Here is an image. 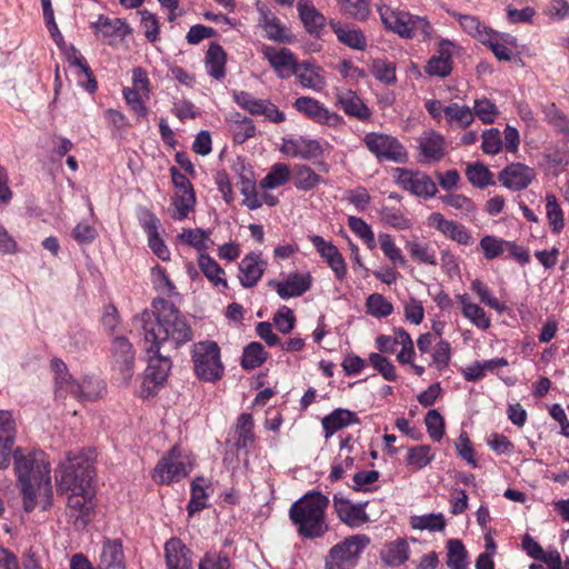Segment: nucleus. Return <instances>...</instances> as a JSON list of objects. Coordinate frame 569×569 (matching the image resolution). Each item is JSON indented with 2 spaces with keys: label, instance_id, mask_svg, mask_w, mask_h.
Returning a JSON list of instances; mask_svg holds the SVG:
<instances>
[{
  "label": "nucleus",
  "instance_id": "obj_1",
  "mask_svg": "<svg viewBox=\"0 0 569 569\" xmlns=\"http://www.w3.org/2000/svg\"><path fill=\"white\" fill-rule=\"evenodd\" d=\"M157 321L153 322L151 313H141L142 329L144 331V345L151 343V350L157 346L163 349H178L192 338V331L178 308L163 298H157L152 302Z\"/></svg>",
  "mask_w": 569,
  "mask_h": 569
},
{
  "label": "nucleus",
  "instance_id": "obj_2",
  "mask_svg": "<svg viewBox=\"0 0 569 569\" xmlns=\"http://www.w3.org/2000/svg\"><path fill=\"white\" fill-rule=\"evenodd\" d=\"M13 465L21 483L24 510L30 512L34 509L37 496H42L49 505L52 498V487L50 465L46 460L44 452L17 448L13 452Z\"/></svg>",
  "mask_w": 569,
  "mask_h": 569
},
{
  "label": "nucleus",
  "instance_id": "obj_3",
  "mask_svg": "<svg viewBox=\"0 0 569 569\" xmlns=\"http://www.w3.org/2000/svg\"><path fill=\"white\" fill-rule=\"evenodd\" d=\"M329 499L320 492H311L293 502L289 517L297 527L298 533L307 539L322 537L328 531L326 509Z\"/></svg>",
  "mask_w": 569,
  "mask_h": 569
},
{
  "label": "nucleus",
  "instance_id": "obj_4",
  "mask_svg": "<svg viewBox=\"0 0 569 569\" xmlns=\"http://www.w3.org/2000/svg\"><path fill=\"white\" fill-rule=\"evenodd\" d=\"M51 367L54 372L56 396L59 398L71 396L79 401L96 400L104 390L103 382L99 379L86 377L76 381L60 359H53Z\"/></svg>",
  "mask_w": 569,
  "mask_h": 569
},
{
  "label": "nucleus",
  "instance_id": "obj_5",
  "mask_svg": "<svg viewBox=\"0 0 569 569\" xmlns=\"http://www.w3.org/2000/svg\"><path fill=\"white\" fill-rule=\"evenodd\" d=\"M94 475L93 462L90 458L69 453L67 460L60 466V478H57L58 491L64 495L92 488Z\"/></svg>",
  "mask_w": 569,
  "mask_h": 569
},
{
  "label": "nucleus",
  "instance_id": "obj_6",
  "mask_svg": "<svg viewBox=\"0 0 569 569\" xmlns=\"http://www.w3.org/2000/svg\"><path fill=\"white\" fill-rule=\"evenodd\" d=\"M192 361L197 377L207 382H216L223 376L220 348L214 341H200L193 346Z\"/></svg>",
  "mask_w": 569,
  "mask_h": 569
},
{
  "label": "nucleus",
  "instance_id": "obj_7",
  "mask_svg": "<svg viewBox=\"0 0 569 569\" xmlns=\"http://www.w3.org/2000/svg\"><path fill=\"white\" fill-rule=\"evenodd\" d=\"M370 543L366 535H353L335 545L326 558L325 569H353Z\"/></svg>",
  "mask_w": 569,
  "mask_h": 569
},
{
  "label": "nucleus",
  "instance_id": "obj_8",
  "mask_svg": "<svg viewBox=\"0 0 569 569\" xmlns=\"http://www.w3.org/2000/svg\"><path fill=\"white\" fill-rule=\"evenodd\" d=\"M151 343L144 345L149 358L142 383L143 397L157 393L158 388L167 381L172 366L170 357L161 353V347L157 346L158 351L151 350Z\"/></svg>",
  "mask_w": 569,
  "mask_h": 569
},
{
  "label": "nucleus",
  "instance_id": "obj_9",
  "mask_svg": "<svg viewBox=\"0 0 569 569\" xmlns=\"http://www.w3.org/2000/svg\"><path fill=\"white\" fill-rule=\"evenodd\" d=\"M366 148L380 161L406 163L408 152L403 144L393 136L381 132H368L363 137Z\"/></svg>",
  "mask_w": 569,
  "mask_h": 569
},
{
  "label": "nucleus",
  "instance_id": "obj_10",
  "mask_svg": "<svg viewBox=\"0 0 569 569\" xmlns=\"http://www.w3.org/2000/svg\"><path fill=\"white\" fill-rule=\"evenodd\" d=\"M191 466L189 457L173 448L157 463L152 478L157 483L170 485L187 477L191 471Z\"/></svg>",
  "mask_w": 569,
  "mask_h": 569
},
{
  "label": "nucleus",
  "instance_id": "obj_11",
  "mask_svg": "<svg viewBox=\"0 0 569 569\" xmlns=\"http://www.w3.org/2000/svg\"><path fill=\"white\" fill-rule=\"evenodd\" d=\"M393 178L399 187L419 198L429 199L438 192L437 184L422 171L396 168Z\"/></svg>",
  "mask_w": 569,
  "mask_h": 569
},
{
  "label": "nucleus",
  "instance_id": "obj_12",
  "mask_svg": "<svg viewBox=\"0 0 569 569\" xmlns=\"http://www.w3.org/2000/svg\"><path fill=\"white\" fill-rule=\"evenodd\" d=\"M111 366L123 383H128L134 372L136 351L128 338L119 336L111 342Z\"/></svg>",
  "mask_w": 569,
  "mask_h": 569
},
{
  "label": "nucleus",
  "instance_id": "obj_13",
  "mask_svg": "<svg viewBox=\"0 0 569 569\" xmlns=\"http://www.w3.org/2000/svg\"><path fill=\"white\" fill-rule=\"evenodd\" d=\"M297 111L310 120L329 127H340L343 124V118L337 112L330 111L323 103L311 97H299L293 102Z\"/></svg>",
  "mask_w": 569,
  "mask_h": 569
},
{
  "label": "nucleus",
  "instance_id": "obj_14",
  "mask_svg": "<svg viewBox=\"0 0 569 569\" xmlns=\"http://www.w3.org/2000/svg\"><path fill=\"white\" fill-rule=\"evenodd\" d=\"M417 142L420 163H433L443 159L446 154L445 138L436 130L430 129L422 132Z\"/></svg>",
  "mask_w": 569,
  "mask_h": 569
},
{
  "label": "nucleus",
  "instance_id": "obj_15",
  "mask_svg": "<svg viewBox=\"0 0 569 569\" xmlns=\"http://www.w3.org/2000/svg\"><path fill=\"white\" fill-rule=\"evenodd\" d=\"M535 178V169L520 162L507 166L498 176L501 184L512 191L526 189Z\"/></svg>",
  "mask_w": 569,
  "mask_h": 569
},
{
  "label": "nucleus",
  "instance_id": "obj_16",
  "mask_svg": "<svg viewBox=\"0 0 569 569\" xmlns=\"http://www.w3.org/2000/svg\"><path fill=\"white\" fill-rule=\"evenodd\" d=\"M310 242L317 249L322 259L333 271L338 280H343L347 274V267L342 254L338 248L330 241L325 240L321 236H309Z\"/></svg>",
  "mask_w": 569,
  "mask_h": 569
},
{
  "label": "nucleus",
  "instance_id": "obj_17",
  "mask_svg": "<svg viewBox=\"0 0 569 569\" xmlns=\"http://www.w3.org/2000/svg\"><path fill=\"white\" fill-rule=\"evenodd\" d=\"M378 12L386 29L399 34L401 38L412 39L410 29L412 14L407 11L392 9L386 4L378 6Z\"/></svg>",
  "mask_w": 569,
  "mask_h": 569
},
{
  "label": "nucleus",
  "instance_id": "obj_18",
  "mask_svg": "<svg viewBox=\"0 0 569 569\" xmlns=\"http://www.w3.org/2000/svg\"><path fill=\"white\" fill-rule=\"evenodd\" d=\"M336 106L359 121H369L372 113L361 98L350 89H338L335 93Z\"/></svg>",
  "mask_w": 569,
  "mask_h": 569
},
{
  "label": "nucleus",
  "instance_id": "obj_19",
  "mask_svg": "<svg viewBox=\"0 0 569 569\" xmlns=\"http://www.w3.org/2000/svg\"><path fill=\"white\" fill-rule=\"evenodd\" d=\"M428 224L459 244L468 246L471 243L472 237L466 227L446 219L440 212L431 213L428 218Z\"/></svg>",
  "mask_w": 569,
  "mask_h": 569
},
{
  "label": "nucleus",
  "instance_id": "obj_20",
  "mask_svg": "<svg viewBox=\"0 0 569 569\" xmlns=\"http://www.w3.org/2000/svg\"><path fill=\"white\" fill-rule=\"evenodd\" d=\"M365 503H352L350 500L339 496H333V507L338 518L350 527H358L369 521V516L366 513Z\"/></svg>",
  "mask_w": 569,
  "mask_h": 569
},
{
  "label": "nucleus",
  "instance_id": "obj_21",
  "mask_svg": "<svg viewBox=\"0 0 569 569\" xmlns=\"http://www.w3.org/2000/svg\"><path fill=\"white\" fill-rule=\"evenodd\" d=\"M263 56L280 78L286 79L293 72H297L295 69L298 63L293 53L289 49H277L274 47L266 46L263 48Z\"/></svg>",
  "mask_w": 569,
  "mask_h": 569
},
{
  "label": "nucleus",
  "instance_id": "obj_22",
  "mask_svg": "<svg viewBox=\"0 0 569 569\" xmlns=\"http://www.w3.org/2000/svg\"><path fill=\"white\" fill-rule=\"evenodd\" d=\"M266 261L260 254L251 252L242 258L239 263V281L244 288L254 287L263 276Z\"/></svg>",
  "mask_w": 569,
  "mask_h": 569
},
{
  "label": "nucleus",
  "instance_id": "obj_23",
  "mask_svg": "<svg viewBox=\"0 0 569 569\" xmlns=\"http://www.w3.org/2000/svg\"><path fill=\"white\" fill-rule=\"evenodd\" d=\"M191 550L178 538H171L164 545L167 569H192Z\"/></svg>",
  "mask_w": 569,
  "mask_h": 569
},
{
  "label": "nucleus",
  "instance_id": "obj_24",
  "mask_svg": "<svg viewBox=\"0 0 569 569\" xmlns=\"http://www.w3.org/2000/svg\"><path fill=\"white\" fill-rule=\"evenodd\" d=\"M259 14V26L264 31V37L267 39L280 43L291 41L292 36L273 12L269 9L260 8Z\"/></svg>",
  "mask_w": 569,
  "mask_h": 569
},
{
  "label": "nucleus",
  "instance_id": "obj_25",
  "mask_svg": "<svg viewBox=\"0 0 569 569\" xmlns=\"http://www.w3.org/2000/svg\"><path fill=\"white\" fill-rule=\"evenodd\" d=\"M98 569H126L124 553L120 539L104 538L99 556Z\"/></svg>",
  "mask_w": 569,
  "mask_h": 569
},
{
  "label": "nucleus",
  "instance_id": "obj_26",
  "mask_svg": "<svg viewBox=\"0 0 569 569\" xmlns=\"http://www.w3.org/2000/svg\"><path fill=\"white\" fill-rule=\"evenodd\" d=\"M16 426L9 411H0V469L9 466Z\"/></svg>",
  "mask_w": 569,
  "mask_h": 569
},
{
  "label": "nucleus",
  "instance_id": "obj_27",
  "mask_svg": "<svg viewBox=\"0 0 569 569\" xmlns=\"http://www.w3.org/2000/svg\"><path fill=\"white\" fill-rule=\"evenodd\" d=\"M142 227L148 236V244L152 252L162 261L170 260V251L164 241L160 237L159 230L161 229L160 220L151 212L147 213L142 222Z\"/></svg>",
  "mask_w": 569,
  "mask_h": 569
},
{
  "label": "nucleus",
  "instance_id": "obj_28",
  "mask_svg": "<svg viewBox=\"0 0 569 569\" xmlns=\"http://www.w3.org/2000/svg\"><path fill=\"white\" fill-rule=\"evenodd\" d=\"M360 423L358 415L351 410L338 408L321 420L325 438H331L337 431Z\"/></svg>",
  "mask_w": 569,
  "mask_h": 569
},
{
  "label": "nucleus",
  "instance_id": "obj_29",
  "mask_svg": "<svg viewBox=\"0 0 569 569\" xmlns=\"http://www.w3.org/2000/svg\"><path fill=\"white\" fill-rule=\"evenodd\" d=\"M67 495L70 516L74 517L77 520H81L83 523H87L93 509V489L87 488L84 491L68 492Z\"/></svg>",
  "mask_w": 569,
  "mask_h": 569
},
{
  "label": "nucleus",
  "instance_id": "obj_30",
  "mask_svg": "<svg viewBox=\"0 0 569 569\" xmlns=\"http://www.w3.org/2000/svg\"><path fill=\"white\" fill-rule=\"evenodd\" d=\"M90 28L98 38L104 39L123 38L130 33V28L123 20L119 18L111 19L103 14H100L96 21H92Z\"/></svg>",
  "mask_w": 569,
  "mask_h": 569
},
{
  "label": "nucleus",
  "instance_id": "obj_31",
  "mask_svg": "<svg viewBox=\"0 0 569 569\" xmlns=\"http://www.w3.org/2000/svg\"><path fill=\"white\" fill-rule=\"evenodd\" d=\"M312 283V278L309 272L298 273L291 272L282 284L278 286V295L282 299L302 296L307 292Z\"/></svg>",
  "mask_w": 569,
  "mask_h": 569
},
{
  "label": "nucleus",
  "instance_id": "obj_32",
  "mask_svg": "<svg viewBox=\"0 0 569 569\" xmlns=\"http://www.w3.org/2000/svg\"><path fill=\"white\" fill-rule=\"evenodd\" d=\"M227 53L217 42H211L204 56L207 73L214 80H222L226 77Z\"/></svg>",
  "mask_w": 569,
  "mask_h": 569
},
{
  "label": "nucleus",
  "instance_id": "obj_33",
  "mask_svg": "<svg viewBox=\"0 0 569 569\" xmlns=\"http://www.w3.org/2000/svg\"><path fill=\"white\" fill-rule=\"evenodd\" d=\"M297 72L292 74L297 76L300 84L305 88L312 89L315 91H321L326 86V80L321 76V69L315 66L311 61L306 60L300 64H297Z\"/></svg>",
  "mask_w": 569,
  "mask_h": 569
},
{
  "label": "nucleus",
  "instance_id": "obj_34",
  "mask_svg": "<svg viewBox=\"0 0 569 569\" xmlns=\"http://www.w3.org/2000/svg\"><path fill=\"white\" fill-rule=\"evenodd\" d=\"M451 16L459 21L463 31L471 37L478 39L480 42L490 40V33L492 30L485 26L477 17L461 14L455 11L451 12Z\"/></svg>",
  "mask_w": 569,
  "mask_h": 569
},
{
  "label": "nucleus",
  "instance_id": "obj_35",
  "mask_svg": "<svg viewBox=\"0 0 569 569\" xmlns=\"http://www.w3.org/2000/svg\"><path fill=\"white\" fill-rule=\"evenodd\" d=\"M332 29L338 40L349 48L356 50H365L367 48V39L360 29L339 23L333 24Z\"/></svg>",
  "mask_w": 569,
  "mask_h": 569
},
{
  "label": "nucleus",
  "instance_id": "obj_36",
  "mask_svg": "<svg viewBox=\"0 0 569 569\" xmlns=\"http://www.w3.org/2000/svg\"><path fill=\"white\" fill-rule=\"evenodd\" d=\"M299 16L306 29L316 33L325 26V17L315 8L308 0H299L298 2Z\"/></svg>",
  "mask_w": 569,
  "mask_h": 569
},
{
  "label": "nucleus",
  "instance_id": "obj_37",
  "mask_svg": "<svg viewBox=\"0 0 569 569\" xmlns=\"http://www.w3.org/2000/svg\"><path fill=\"white\" fill-rule=\"evenodd\" d=\"M445 117L450 126H457L461 129L470 126L475 114L468 106H461L452 102L443 108Z\"/></svg>",
  "mask_w": 569,
  "mask_h": 569
},
{
  "label": "nucleus",
  "instance_id": "obj_38",
  "mask_svg": "<svg viewBox=\"0 0 569 569\" xmlns=\"http://www.w3.org/2000/svg\"><path fill=\"white\" fill-rule=\"evenodd\" d=\"M253 419L250 413H241L236 425L234 447L246 449L253 442Z\"/></svg>",
  "mask_w": 569,
  "mask_h": 569
},
{
  "label": "nucleus",
  "instance_id": "obj_39",
  "mask_svg": "<svg viewBox=\"0 0 569 569\" xmlns=\"http://www.w3.org/2000/svg\"><path fill=\"white\" fill-rule=\"evenodd\" d=\"M406 249L416 262L428 266L437 264L436 251L428 243L413 239L406 242Z\"/></svg>",
  "mask_w": 569,
  "mask_h": 569
},
{
  "label": "nucleus",
  "instance_id": "obj_40",
  "mask_svg": "<svg viewBox=\"0 0 569 569\" xmlns=\"http://www.w3.org/2000/svg\"><path fill=\"white\" fill-rule=\"evenodd\" d=\"M198 262L200 270L213 286L228 287L227 280L223 277L224 271L214 259L208 254H201Z\"/></svg>",
  "mask_w": 569,
  "mask_h": 569
},
{
  "label": "nucleus",
  "instance_id": "obj_41",
  "mask_svg": "<svg viewBox=\"0 0 569 569\" xmlns=\"http://www.w3.org/2000/svg\"><path fill=\"white\" fill-rule=\"evenodd\" d=\"M322 178L309 166L295 167V187L302 191H310L322 182Z\"/></svg>",
  "mask_w": 569,
  "mask_h": 569
},
{
  "label": "nucleus",
  "instance_id": "obj_42",
  "mask_svg": "<svg viewBox=\"0 0 569 569\" xmlns=\"http://www.w3.org/2000/svg\"><path fill=\"white\" fill-rule=\"evenodd\" d=\"M290 167L282 162L274 163L269 173L260 181L263 189H273L284 184L290 178Z\"/></svg>",
  "mask_w": 569,
  "mask_h": 569
},
{
  "label": "nucleus",
  "instance_id": "obj_43",
  "mask_svg": "<svg viewBox=\"0 0 569 569\" xmlns=\"http://www.w3.org/2000/svg\"><path fill=\"white\" fill-rule=\"evenodd\" d=\"M267 360V352L260 342H250L243 350L241 366L250 370L260 367Z\"/></svg>",
  "mask_w": 569,
  "mask_h": 569
},
{
  "label": "nucleus",
  "instance_id": "obj_44",
  "mask_svg": "<svg viewBox=\"0 0 569 569\" xmlns=\"http://www.w3.org/2000/svg\"><path fill=\"white\" fill-rule=\"evenodd\" d=\"M410 525L417 530L442 531L446 527V519L442 513H429L412 516Z\"/></svg>",
  "mask_w": 569,
  "mask_h": 569
},
{
  "label": "nucleus",
  "instance_id": "obj_45",
  "mask_svg": "<svg viewBox=\"0 0 569 569\" xmlns=\"http://www.w3.org/2000/svg\"><path fill=\"white\" fill-rule=\"evenodd\" d=\"M435 458L431 448L427 445L412 447L408 450L406 462L415 470H421L428 466Z\"/></svg>",
  "mask_w": 569,
  "mask_h": 569
},
{
  "label": "nucleus",
  "instance_id": "obj_46",
  "mask_svg": "<svg viewBox=\"0 0 569 569\" xmlns=\"http://www.w3.org/2000/svg\"><path fill=\"white\" fill-rule=\"evenodd\" d=\"M230 131L233 141L241 144L256 134V127L250 118L237 114V119L230 123Z\"/></svg>",
  "mask_w": 569,
  "mask_h": 569
},
{
  "label": "nucleus",
  "instance_id": "obj_47",
  "mask_svg": "<svg viewBox=\"0 0 569 569\" xmlns=\"http://www.w3.org/2000/svg\"><path fill=\"white\" fill-rule=\"evenodd\" d=\"M378 241L380 244V249L382 250L387 259H389L395 266H406L407 261L400 248L396 244V242L393 241L392 237L389 233H379Z\"/></svg>",
  "mask_w": 569,
  "mask_h": 569
},
{
  "label": "nucleus",
  "instance_id": "obj_48",
  "mask_svg": "<svg viewBox=\"0 0 569 569\" xmlns=\"http://www.w3.org/2000/svg\"><path fill=\"white\" fill-rule=\"evenodd\" d=\"M462 303V313L468 318L475 326L485 330L490 327V319L487 317L485 310L476 303H471L467 300L466 296L460 297Z\"/></svg>",
  "mask_w": 569,
  "mask_h": 569
},
{
  "label": "nucleus",
  "instance_id": "obj_49",
  "mask_svg": "<svg viewBox=\"0 0 569 569\" xmlns=\"http://www.w3.org/2000/svg\"><path fill=\"white\" fill-rule=\"evenodd\" d=\"M467 551L458 539H450L447 542V566L450 569H466Z\"/></svg>",
  "mask_w": 569,
  "mask_h": 569
},
{
  "label": "nucleus",
  "instance_id": "obj_50",
  "mask_svg": "<svg viewBox=\"0 0 569 569\" xmlns=\"http://www.w3.org/2000/svg\"><path fill=\"white\" fill-rule=\"evenodd\" d=\"M468 181L480 189L493 184L492 173L482 163H473L468 166L466 170Z\"/></svg>",
  "mask_w": 569,
  "mask_h": 569
},
{
  "label": "nucleus",
  "instance_id": "obj_51",
  "mask_svg": "<svg viewBox=\"0 0 569 569\" xmlns=\"http://www.w3.org/2000/svg\"><path fill=\"white\" fill-rule=\"evenodd\" d=\"M348 227L366 243L368 249L373 250L376 248L375 233L362 218L350 216Z\"/></svg>",
  "mask_w": 569,
  "mask_h": 569
},
{
  "label": "nucleus",
  "instance_id": "obj_52",
  "mask_svg": "<svg viewBox=\"0 0 569 569\" xmlns=\"http://www.w3.org/2000/svg\"><path fill=\"white\" fill-rule=\"evenodd\" d=\"M547 218L553 233H559L565 227L563 212L555 194L546 197Z\"/></svg>",
  "mask_w": 569,
  "mask_h": 569
},
{
  "label": "nucleus",
  "instance_id": "obj_53",
  "mask_svg": "<svg viewBox=\"0 0 569 569\" xmlns=\"http://www.w3.org/2000/svg\"><path fill=\"white\" fill-rule=\"evenodd\" d=\"M196 203L194 192H182L172 198L173 212L171 217L174 220H183L189 212L193 210Z\"/></svg>",
  "mask_w": 569,
  "mask_h": 569
},
{
  "label": "nucleus",
  "instance_id": "obj_54",
  "mask_svg": "<svg viewBox=\"0 0 569 569\" xmlns=\"http://www.w3.org/2000/svg\"><path fill=\"white\" fill-rule=\"evenodd\" d=\"M367 312L376 318H386L393 311V306L382 295L372 293L366 300Z\"/></svg>",
  "mask_w": 569,
  "mask_h": 569
},
{
  "label": "nucleus",
  "instance_id": "obj_55",
  "mask_svg": "<svg viewBox=\"0 0 569 569\" xmlns=\"http://www.w3.org/2000/svg\"><path fill=\"white\" fill-rule=\"evenodd\" d=\"M203 482V478H197L191 483V498L187 507L189 516H192L206 507L207 493Z\"/></svg>",
  "mask_w": 569,
  "mask_h": 569
},
{
  "label": "nucleus",
  "instance_id": "obj_56",
  "mask_svg": "<svg viewBox=\"0 0 569 569\" xmlns=\"http://www.w3.org/2000/svg\"><path fill=\"white\" fill-rule=\"evenodd\" d=\"M370 71L377 80L383 83L390 84L396 81V67L392 62L387 60H372Z\"/></svg>",
  "mask_w": 569,
  "mask_h": 569
},
{
  "label": "nucleus",
  "instance_id": "obj_57",
  "mask_svg": "<svg viewBox=\"0 0 569 569\" xmlns=\"http://www.w3.org/2000/svg\"><path fill=\"white\" fill-rule=\"evenodd\" d=\"M151 282L153 288L162 295L174 296L177 295L176 286L167 276L164 269L159 264L151 269Z\"/></svg>",
  "mask_w": 569,
  "mask_h": 569
},
{
  "label": "nucleus",
  "instance_id": "obj_58",
  "mask_svg": "<svg viewBox=\"0 0 569 569\" xmlns=\"http://www.w3.org/2000/svg\"><path fill=\"white\" fill-rule=\"evenodd\" d=\"M387 563L391 566H399L408 559V545L405 540H397L391 542L383 556Z\"/></svg>",
  "mask_w": 569,
  "mask_h": 569
},
{
  "label": "nucleus",
  "instance_id": "obj_59",
  "mask_svg": "<svg viewBox=\"0 0 569 569\" xmlns=\"http://www.w3.org/2000/svg\"><path fill=\"white\" fill-rule=\"evenodd\" d=\"M472 112L483 123H492L499 114L496 104L487 98L477 99Z\"/></svg>",
  "mask_w": 569,
  "mask_h": 569
},
{
  "label": "nucleus",
  "instance_id": "obj_60",
  "mask_svg": "<svg viewBox=\"0 0 569 569\" xmlns=\"http://www.w3.org/2000/svg\"><path fill=\"white\" fill-rule=\"evenodd\" d=\"M425 423L430 438L440 441L445 433V421L438 410H429L425 417Z\"/></svg>",
  "mask_w": 569,
  "mask_h": 569
},
{
  "label": "nucleus",
  "instance_id": "obj_61",
  "mask_svg": "<svg viewBox=\"0 0 569 569\" xmlns=\"http://www.w3.org/2000/svg\"><path fill=\"white\" fill-rule=\"evenodd\" d=\"M371 366L388 381L397 379L396 367L392 362L380 353L372 352L369 356Z\"/></svg>",
  "mask_w": 569,
  "mask_h": 569
},
{
  "label": "nucleus",
  "instance_id": "obj_62",
  "mask_svg": "<svg viewBox=\"0 0 569 569\" xmlns=\"http://www.w3.org/2000/svg\"><path fill=\"white\" fill-rule=\"evenodd\" d=\"M342 10L349 17L363 21L370 13L369 0H342Z\"/></svg>",
  "mask_w": 569,
  "mask_h": 569
},
{
  "label": "nucleus",
  "instance_id": "obj_63",
  "mask_svg": "<svg viewBox=\"0 0 569 569\" xmlns=\"http://www.w3.org/2000/svg\"><path fill=\"white\" fill-rule=\"evenodd\" d=\"M412 38H419L421 41H428L433 37V28L426 17L413 16L410 22Z\"/></svg>",
  "mask_w": 569,
  "mask_h": 569
},
{
  "label": "nucleus",
  "instance_id": "obj_64",
  "mask_svg": "<svg viewBox=\"0 0 569 569\" xmlns=\"http://www.w3.org/2000/svg\"><path fill=\"white\" fill-rule=\"evenodd\" d=\"M543 112L551 124H553L559 131L569 134V119L556 107L555 103L546 106Z\"/></svg>",
  "mask_w": 569,
  "mask_h": 569
}]
</instances>
